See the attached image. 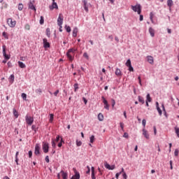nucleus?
Here are the masks:
<instances>
[{"label":"nucleus","instance_id":"obj_48","mask_svg":"<svg viewBox=\"0 0 179 179\" xmlns=\"http://www.w3.org/2000/svg\"><path fill=\"white\" fill-rule=\"evenodd\" d=\"M45 161L46 162V163H50V157L48 155L45 157Z\"/></svg>","mask_w":179,"mask_h":179},{"label":"nucleus","instance_id":"obj_29","mask_svg":"<svg viewBox=\"0 0 179 179\" xmlns=\"http://www.w3.org/2000/svg\"><path fill=\"white\" fill-rule=\"evenodd\" d=\"M64 28L67 33H71V31H72V29H71L70 26L65 25Z\"/></svg>","mask_w":179,"mask_h":179},{"label":"nucleus","instance_id":"obj_45","mask_svg":"<svg viewBox=\"0 0 179 179\" xmlns=\"http://www.w3.org/2000/svg\"><path fill=\"white\" fill-rule=\"evenodd\" d=\"M123 138H126L127 139H128L129 138V134H128V133L124 132L123 134Z\"/></svg>","mask_w":179,"mask_h":179},{"label":"nucleus","instance_id":"obj_22","mask_svg":"<svg viewBox=\"0 0 179 179\" xmlns=\"http://www.w3.org/2000/svg\"><path fill=\"white\" fill-rule=\"evenodd\" d=\"M116 76H122V73L121 72V70L120 69H116L115 72Z\"/></svg>","mask_w":179,"mask_h":179},{"label":"nucleus","instance_id":"obj_47","mask_svg":"<svg viewBox=\"0 0 179 179\" xmlns=\"http://www.w3.org/2000/svg\"><path fill=\"white\" fill-rule=\"evenodd\" d=\"M138 83L141 86H142V78H141V76L138 77Z\"/></svg>","mask_w":179,"mask_h":179},{"label":"nucleus","instance_id":"obj_26","mask_svg":"<svg viewBox=\"0 0 179 179\" xmlns=\"http://www.w3.org/2000/svg\"><path fill=\"white\" fill-rule=\"evenodd\" d=\"M149 33H150L151 37H153L155 36V29H153V28H152V27H150Z\"/></svg>","mask_w":179,"mask_h":179},{"label":"nucleus","instance_id":"obj_43","mask_svg":"<svg viewBox=\"0 0 179 179\" xmlns=\"http://www.w3.org/2000/svg\"><path fill=\"white\" fill-rule=\"evenodd\" d=\"M28 156H29V159H31V157H33V151L29 150L28 152Z\"/></svg>","mask_w":179,"mask_h":179},{"label":"nucleus","instance_id":"obj_35","mask_svg":"<svg viewBox=\"0 0 179 179\" xmlns=\"http://www.w3.org/2000/svg\"><path fill=\"white\" fill-rule=\"evenodd\" d=\"M167 6L169 8H171L173 6V0H167Z\"/></svg>","mask_w":179,"mask_h":179},{"label":"nucleus","instance_id":"obj_59","mask_svg":"<svg viewBox=\"0 0 179 179\" xmlns=\"http://www.w3.org/2000/svg\"><path fill=\"white\" fill-rule=\"evenodd\" d=\"M122 177H123L124 179L128 178V176H127V173H122Z\"/></svg>","mask_w":179,"mask_h":179},{"label":"nucleus","instance_id":"obj_3","mask_svg":"<svg viewBox=\"0 0 179 179\" xmlns=\"http://www.w3.org/2000/svg\"><path fill=\"white\" fill-rule=\"evenodd\" d=\"M3 48V57L4 59L2 61L3 64H6L9 59H10V55L6 54V45H3L2 46Z\"/></svg>","mask_w":179,"mask_h":179},{"label":"nucleus","instance_id":"obj_13","mask_svg":"<svg viewBox=\"0 0 179 179\" xmlns=\"http://www.w3.org/2000/svg\"><path fill=\"white\" fill-rule=\"evenodd\" d=\"M7 23L10 27H15V26H16V21H13L12 18H8L7 20Z\"/></svg>","mask_w":179,"mask_h":179},{"label":"nucleus","instance_id":"obj_32","mask_svg":"<svg viewBox=\"0 0 179 179\" xmlns=\"http://www.w3.org/2000/svg\"><path fill=\"white\" fill-rule=\"evenodd\" d=\"M73 87H74V92H78V90H79V84L76 83L73 85Z\"/></svg>","mask_w":179,"mask_h":179},{"label":"nucleus","instance_id":"obj_42","mask_svg":"<svg viewBox=\"0 0 179 179\" xmlns=\"http://www.w3.org/2000/svg\"><path fill=\"white\" fill-rule=\"evenodd\" d=\"M76 146H78V147L82 146V141H80L76 140Z\"/></svg>","mask_w":179,"mask_h":179},{"label":"nucleus","instance_id":"obj_23","mask_svg":"<svg viewBox=\"0 0 179 179\" xmlns=\"http://www.w3.org/2000/svg\"><path fill=\"white\" fill-rule=\"evenodd\" d=\"M8 80L10 82V83H13V82H15V75L11 74L8 78Z\"/></svg>","mask_w":179,"mask_h":179},{"label":"nucleus","instance_id":"obj_37","mask_svg":"<svg viewBox=\"0 0 179 179\" xmlns=\"http://www.w3.org/2000/svg\"><path fill=\"white\" fill-rule=\"evenodd\" d=\"M53 121H54V114L50 113V120H49V122H52Z\"/></svg>","mask_w":179,"mask_h":179},{"label":"nucleus","instance_id":"obj_62","mask_svg":"<svg viewBox=\"0 0 179 179\" xmlns=\"http://www.w3.org/2000/svg\"><path fill=\"white\" fill-rule=\"evenodd\" d=\"M83 6H87V1L86 0H83Z\"/></svg>","mask_w":179,"mask_h":179},{"label":"nucleus","instance_id":"obj_33","mask_svg":"<svg viewBox=\"0 0 179 179\" xmlns=\"http://www.w3.org/2000/svg\"><path fill=\"white\" fill-rule=\"evenodd\" d=\"M98 120L99 121H103L104 120V116L101 113H99L98 115Z\"/></svg>","mask_w":179,"mask_h":179},{"label":"nucleus","instance_id":"obj_30","mask_svg":"<svg viewBox=\"0 0 179 179\" xmlns=\"http://www.w3.org/2000/svg\"><path fill=\"white\" fill-rule=\"evenodd\" d=\"M46 36L50 38L51 36V30L50 28L46 29Z\"/></svg>","mask_w":179,"mask_h":179},{"label":"nucleus","instance_id":"obj_5","mask_svg":"<svg viewBox=\"0 0 179 179\" xmlns=\"http://www.w3.org/2000/svg\"><path fill=\"white\" fill-rule=\"evenodd\" d=\"M42 149L45 153H48L50 152V144L47 142H43Z\"/></svg>","mask_w":179,"mask_h":179},{"label":"nucleus","instance_id":"obj_49","mask_svg":"<svg viewBox=\"0 0 179 179\" xmlns=\"http://www.w3.org/2000/svg\"><path fill=\"white\" fill-rule=\"evenodd\" d=\"M83 57L84 58H86V59H89V55H87V52H84Z\"/></svg>","mask_w":179,"mask_h":179},{"label":"nucleus","instance_id":"obj_16","mask_svg":"<svg viewBox=\"0 0 179 179\" xmlns=\"http://www.w3.org/2000/svg\"><path fill=\"white\" fill-rule=\"evenodd\" d=\"M155 106H156V108L157 110L158 111V113L159 115H162L163 114V111L162 110V109L160 108V106H159V102H156L155 103Z\"/></svg>","mask_w":179,"mask_h":179},{"label":"nucleus","instance_id":"obj_28","mask_svg":"<svg viewBox=\"0 0 179 179\" xmlns=\"http://www.w3.org/2000/svg\"><path fill=\"white\" fill-rule=\"evenodd\" d=\"M78 36V27H75L73 30V37Z\"/></svg>","mask_w":179,"mask_h":179},{"label":"nucleus","instance_id":"obj_2","mask_svg":"<svg viewBox=\"0 0 179 179\" xmlns=\"http://www.w3.org/2000/svg\"><path fill=\"white\" fill-rule=\"evenodd\" d=\"M76 51H78V50L73 48H71L67 50L66 55L70 62H72V61L75 59V52H76Z\"/></svg>","mask_w":179,"mask_h":179},{"label":"nucleus","instance_id":"obj_18","mask_svg":"<svg viewBox=\"0 0 179 179\" xmlns=\"http://www.w3.org/2000/svg\"><path fill=\"white\" fill-rule=\"evenodd\" d=\"M143 136H145V138L146 139H149V138H150L149 134L145 129H143Z\"/></svg>","mask_w":179,"mask_h":179},{"label":"nucleus","instance_id":"obj_56","mask_svg":"<svg viewBox=\"0 0 179 179\" xmlns=\"http://www.w3.org/2000/svg\"><path fill=\"white\" fill-rule=\"evenodd\" d=\"M169 164H170V169H171V170H173V161H172V160H171V161L169 162Z\"/></svg>","mask_w":179,"mask_h":179},{"label":"nucleus","instance_id":"obj_46","mask_svg":"<svg viewBox=\"0 0 179 179\" xmlns=\"http://www.w3.org/2000/svg\"><path fill=\"white\" fill-rule=\"evenodd\" d=\"M127 68H129V72H134V67L132 66H129Z\"/></svg>","mask_w":179,"mask_h":179},{"label":"nucleus","instance_id":"obj_34","mask_svg":"<svg viewBox=\"0 0 179 179\" xmlns=\"http://www.w3.org/2000/svg\"><path fill=\"white\" fill-rule=\"evenodd\" d=\"M125 65L127 67L132 66V64L131 62V59H129L127 60Z\"/></svg>","mask_w":179,"mask_h":179},{"label":"nucleus","instance_id":"obj_41","mask_svg":"<svg viewBox=\"0 0 179 179\" xmlns=\"http://www.w3.org/2000/svg\"><path fill=\"white\" fill-rule=\"evenodd\" d=\"M24 6L22 3L18 4V10H23Z\"/></svg>","mask_w":179,"mask_h":179},{"label":"nucleus","instance_id":"obj_17","mask_svg":"<svg viewBox=\"0 0 179 179\" xmlns=\"http://www.w3.org/2000/svg\"><path fill=\"white\" fill-rule=\"evenodd\" d=\"M61 174H62V177L63 179H68V173L64 171H61Z\"/></svg>","mask_w":179,"mask_h":179},{"label":"nucleus","instance_id":"obj_19","mask_svg":"<svg viewBox=\"0 0 179 179\" xmlns=\"http://www.w3.org/2000/svg\"><path fill=\"white\" fill-rule=\"evenodd\" d=\"M17 64H18V66L22 69H24V68H26V64H24L23 62L18 61Z\"/></svg>","mask_w":179,"mask_h":179},{"label":"nucleus","instance_id":"obj_55","mask_svg":"<svg viewBox=\"0 0 179 179\" xmlns=\"http://www.w3.org/2000/svg\"><path fill=\"white\" fill-rule=\"evenodd\" d=\"M83 101L84 102V104H87V99L85 97H83Z\"/></svg>","mask_w":179,"mask_h":179},{"label":"nucleus","instance_id":"obj_11","mask_svg":"<svg viewBox=\"0 0 179 179\" xmlns=\"http://www.w3.org/2000/svg\"><path fill=\"white\" fill-rule=\"evenodd\" d=\"M43 48H45V49L50 48L51 47V43H50V42H48V41L45 38L43 39Z\"/></svg>","mask_w":179,"mask_h":179},{"label":"nucleus","instance_id":"obj_24","mask_svg":"<svg viewBox=\"0 0 179 179\" xmlns=\"http://www.w3.org/2000/svg\"><path fill=\"white\" fill-rule=\"evenodd\" d=\"M145 101H147L148 103H152V97L150 96V94H149V93L147 94Z\"/></svg>","mask_w":179,"mask_h":179},{"label":"nucleus","instance_id":"obj_21","mask_svg":"<svg viewBox=\"0 0 179 179\" xmlns=\"http://www.w3.org/2000/svg\"><path fill=\"white\" fill-rule=\"evenodd\" d=\"M147 61H148V62H149V64H151L155 62V61L153 60V57H152V56H148Z\"/></svg>","mask_w":179,"mask_h":179},{"label":"nucleus","instance_id":"obj_40","mask_svg":"<svg viewBox=\"0 0 179 179\" xmlns=\"http://www.w3.org/2000/svg\"><path fill=\"white\" fill-rule=\"evenodd\" d=\"M39 23H40V24H44V17L43 16H41Z\"/></svg>","mask_w":179,"mask_h":179},{"label":"nucleus","instance_id":"obj_25","mask_svg":"<svg viewBox=\"0 0 179 179\" xmlns=\"http://www.w3.org/2000/svg\"><path fill=\"white\" fill-rule=\"evenodd\" d=\"M13 114L14 115V117H15L16 118L19 117V113H17V110H16V108H13Z\"/></svg>","mask_w":179,"mask_h":179},{"label":"nucleus","instance_id":"obj_63","mask_svg":"<svg viewBox=\"0 0 179 179\" xmlns=\"http://www.w3.org/2000/svg\"><path fill=\"white\" fill-rule=\"evenodd\" d=\"M7 65H8V68H12V62H8L7 63Z\"/></svg>","mask_w":179,"mask_h":179},{"label":"nucleus","instance_id":"obj_10","mask_svg":"<svg viewBox=\"0 0 179 179\" xmlns=\"http://www.w3.org/2000/svg\"><path fill=\"white\" fill-rule=\"evenodd\" d=\"M64 23V15L62 13L59 14V17L57 18V24L58 26H62Z\"/></svg>","mask_w":179,"mask_h":179},{"label":"nucleus","instance_id":"obj_1","mask_svg":"<svg viewBox=\"0 0 179 179\" xmlns=\"http://www.w3.org/2000/svg\"><path fill=\"white\" fill-rule=\"evenodd\" d=\"M55 142H59L57 144L58 148H62V145L65 143V140L59 135H57L55 140L52 139V147L53 149L57 148V143Z\"/></svg>","mask_w":179,"mask_h":179},{"label":"nucleus","instance_id":"obj_58","mask_svg":"<svg viewBox=\"0 0 179 179\" xmlns=\"http://www.w3.org/2000/svg\"><path fill=\"white\" fill-rule=\"evenodd\" d=\"M58 93H59V90H57L54 92V96L57 97L58 96Z\"/></svg>","mask_w":179,"mask_h":179},{"label":"nucleus","instance_id":"obj_39","mask_svg":"<svg viewBox=\"0 0 179 179\" xmlns=\"http://www.w3.org/2000/svg\"><path fill=\"white\" fill-rule=\"evenodd\" d=\"M175 132H176L178 138H179V128L178 127H175Z\"/></svg>","mask_w":179,"mask_h":179},{"label":"nucleus","instance_id":"obj_61","mask_svg":"<svg viewBox=\"0 0 179 179\" xmlns=\"http://www.w3.org/2000/svg\"><path fill=\"white\" fill-rule=\"evenodd\" d=\"M153 129H154V134L155 135H156L157 134V129H156V126L153 127Z\"/></svg>","mask_w":179,"mask_h":179},{"label":"nucleus","instance_id":"obj_64","mask_svg":"<svg viewBox=\"0 0 179 179\" xmlns=\"http://www.w3.org/2000/svg\"><path fill=\"white\" fill-rule=\"evenodd\" d=\"M140 22H142L143 20V15L140 14V17H139Z\"/></svg>","mask_w":179,"mask_h":179},{"label":"nucleus","instance_id":"obj_4","mask_svg":"<svg viewBox=\"0 0 179 179\" xmlns=\"http://www.w3.org/2000/svg\"><path fill=\"white\" fill-rule=\"evenodd\" d=\"M131 8L134 12H137L138 15L142 13V6L141 4L137 3L136 6H131Z\"/></svg>","mask_w":179,"mask_h":179},{"label":"nucleus","instance_id":"obj_38","mask_svg":"<svg viewBox=\"0 0 179 179\" xmlns=\"http://www.w3.org/2000/svg\"><path fill=\"white\" fill-rule=\"evenodd\" d=\"M21 97H22L23 100H25V101H26V100H27V99H27V94H26V93H22L21 94Z\"/></svg>","mask_w":179,"mask_h":179},{"label":"nucleus","instance_id":"obj_57","mask_svg":"<svg viewBox=\"0 0 179 179\" xmlns=\"http://www.w3.org/2000/svg\"><path fill=\"white\" fill-rule=\"evenodd\" d=\"M85 12H89V7L87 6H83Z\"/></svg>","mask_w":179,"mask_h":179},{"label":"nucleus","instance_id":"obj_36","mask_svg":"<svg viewBox=\"0 0 179 179\" xmlns=\"http://www.w3.org/2000/svg\"><path fill=\"white\" fill-rule=\"evenodd\" d=\"M2 36L3 37H4V38H6V40H9V36H8V33L3 31L2 33Z\"/></svg>","mask_w":179,"mask_h":179},{"label":"nucleus","instance_id":"obj_7","mask_svg":"<svg viewBox=\"0 0 179 179\" xmlns=\"http://www.w3.org/2000/svg\"><path fill=\"white\" fill-rule=\"evenodd\" d=\"M36 2V1L33 0H29V2L28 3V8L29 9H31V10H34L36 12V10H37V9L36 8V6H34V3Z\"/></svg>","mask_w":179,"mask_h":179},{"label":"nucleus","instance_id":"obj_52","mask_svg":"<svg viewBox=\"0 0 179 179\" xmlns=\"http://www.w3.org/2000/svg\"><path fill=\"white\" fill-rule=\"evenodd\" d=\"M150 19L151 22H153V13H150Z\"/></svg>","mask_w":179,"mask_h":179},{"label":"nucleus","instance_id":"obj_54","mask_svg":"<svg viewBox=\"0 0 179 179\" xmlns=\"http://www.w3.org/2000/svg\"><path fill=\"white\" fill-rule=\"evenodd\" d=\"M111 104H112V107H114V106H115V99H111Z\"/></svg>","mask_w":179,"mask_h":179},{"label":"nucleus","instance_id":"obj_14","mask_svg":"<svg viewBox=\"0 0 179 179\" xmlns=\"http://www.w3.org/2000/svg\"><path fill=\"white\" fill-rule=\"evenodd\" d=\"M104 166L108 170H114L115 169V165H110V164L105 162Z\"/></svg>","mask_w":179,"mask_h":179},{"label":"nucleus","instance_id":"obj_20","mask_svg":"<svg viewBox=\"0 0 179 179\" xmlns=\"http://www.w3.org/2000/svg\"><path fill=\"white\" fill-rule=\"evenodd\" d=\"M91 173H92V175H91L92 179H96V176L94 173V166L91 167Z\"/></svg>","mask_w":179,"mask_h":179},{"label":"nucleus","instance_id":"obj_50","mask_svg":"<svg viewBox=\"0 0 179 179\" xmlns=\"http://www.w3.org/2000/svg\"><path fill=\"white\" fill-rule=\"evenodd\" d=\"M120 128H121L122 131H124V123L122 122H121L120 123Z\"/></svg>","mask_w":179,"mask_h":179},{"label":"nucleus","instance_id":"obj_27","mask_svg":"<svg viewBox=\"0 0 179 179\" xmlns=\"http://www.w3.org/2000/svg\"><path fill=\"white\" fill-rule=\"evenodd\" d=\"M138 100L139 103H141V104H143L145 103V99H143V96H138Z\"/></svg>","mask_w":179,"mask_h":179},{"label":"nucleus","instance_id":"obj_31","mask_svg":"<svg viewBox=\"0 0 179 179\" xmlns=\"http://www.w3.org/2000/svg\"><path fill=\"white\" fill-rule=\"evenodd\" d=\"M94 141H96V138L94 137V135H92L90 137V143H94Z\"/></svg>","mask_w":179,"mask_h":179},{"label":"nucleus","instance_id":"obj_60","mask_svg":"<svg viewBox=\"0 0 179 179\" xmlns=\"http://www.w3.org/2000/svg\"><path fill=\"white\" fill-rule=\"evenodd\" d=\"M25 29H26V30H30V25L29 24H27L25 25Z\"/></svg>","mask_w":179,"mask_h":179},{"label":"nucleus","instance_id":"obj_6","mask_svg":"<svg viewBox=\"0 0 179 179\" xmlns=\"http://www.w3.org/2000/svg\"><path fill=\"white\" fill-rule=\"evenodd\" d=\"M25 121L27 124L32 125L34 122V119L31 116H29V115H27L25 116Z\"/></svg>","mask_w":179,"mask_h":179},{"label":"nucleus","instance_id":"obj_44","mask_svg":"<svg viewBox=\"0 0 179 179\" xmlns=\"http://www.w3.org/2000/svg\"><path fill=\"white\" fill-rule=\"evenodd\" d=\"M179 150L178 148H176L174 151V156L177 157L178 156Z\"/></svg>","mask_w":179,"mask_h":179},{"label":"nucleus","instance_id":"obj_8","mask_svg":"<svg viewBox=\"0 0 179 179\" xmlns=\"http://www.w3.org/2000/svg\"><path fill=\"white\" fill-rule=\"evenodd\" d=\"M101 100L103 103L104 108H106V110H110V104H108V101H107V99H106L104 96H101Z\"/></svg>","mask_w":179,"mask_h":179},{"label":"nucleus","instance_id":"obj_15","mask_svg":"<svg viewBox=\"0 0 179 179\" xmlns=\"http://www.w3.org/2000/svg\"><path fill=\"white\" fill-rule=\"evenodd\" d=\"M49 9L50 10H54V9H58V4L57 2H52V5L49 6Z\"/></svg>","mask_w":179,"mask_h":179},{"label":"nucleus","instance_id":"obj_53","mask_svg":"<svg viewBox=\"0 0 179 179\" xmlns=\"http://www.w3.org/2000/svg\"><path fill=\"white\" fill-rule=\"evenodd\" d=\"M120 176H121V172H118L115 174V178L118 179L120 178Z\"/></svg>","mask_w":179,"mask_h":179},{"label":"nucleus","instance_id":"obj_12","mask_svg":"<svg viewBox=\"0 0 179 179\" xmlns=\"http://www.w3.org/2000/svg\"><path fill=\"white\" fill-rule=\"evenodd\" d=\"M74 176L71 178V179H80V173L73 168Z\"/></svg>","mask_w":179,"mask_h":179},{"label":"nucleus","instance_id":"obj_9","mask_svg":"<svg viewBox=\"0 0 179 179\" xmlns=\"http://www.w3.org/2000/svg\"><path fill=\"white\" fill-rule=\"evenodd\" d=\"M41 147H40V145L38 143H36L35 145V150H34V155H36V156H38L41 154Z\"/></svg>","mask_w":179,"mask_h":179},{"label":"nucleus","instance_id":"obj_51","mask_svg":"<svg viewBox=\"0 0 179 179\" xmlns=\"http://www.w3.org/2000/svg\"><path fill=\"white\" fill-rule=\"evenodd\" d=\"M142 125L144 127V128L146 127V120L145 119L142 120Z\"/></svg>","mask_w":179,"mask_h":179}]
</instances>
